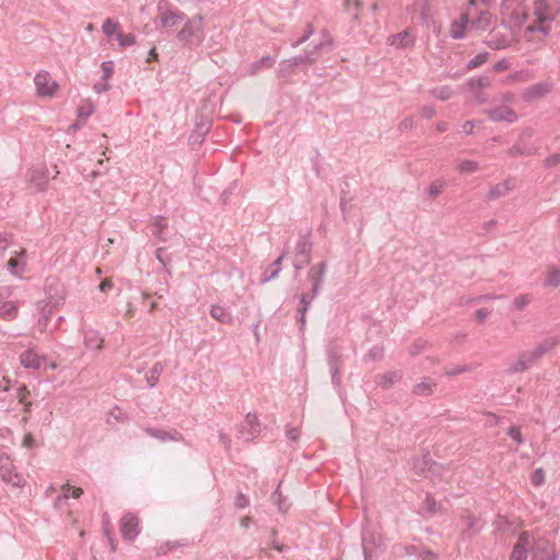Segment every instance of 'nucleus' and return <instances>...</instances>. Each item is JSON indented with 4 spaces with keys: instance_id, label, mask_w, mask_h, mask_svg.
I'll return each instance as SVG.
<instances>
[{
    "instance_id": "nucleus-60",
    "label": "nucleus",
    "mask_w": 560,
    "mask_h": 560,
    "mask_svg": "<svg viewBox=\"0 0 560 560\" xmlns=\"http://www.w3.org/2000/svg\"><path fill=\"white\" fill-rule=\"evenodd\" d=\"M331 374V383L337 388L341 384V375H340V366L339 368H329Z\"/></svg>"
},
{
    "instance_id": "nucleus-1",
    "label": "nucleus",
    "mask_w": 560,
    "mask_h": 560,
    "mask_svg": "<svg viewBox=\"0 0 560 560\" xmlns=\"http://www.w3.org/2000/svg\"><path fill=\"white\" fill-rule=\"evenodd\" d=\"M535 21L526 26V33L539 32L544 36L551 33V23L560 14V0H535L533 4Z\"/></svg>"
},
{
    "instance_id": "nucleus-57",
    "label": "nucleus",
    "mask_w": 560,
    "mask_h": 560,
    "mask_svg": "<svg viewBox=\"0 0 560 560\" xmlns=\"http://www.w3.org/2000/svg\"><path fill=\"white\" fill-rule=\"evenodd\" d=\"M313 32L314 31H313L312 24H308L306 32L303 33V36L300 39H298L296 42L292 43V47L293 48H298L300 45L304 44L312 36Z\"/></svg>"
},
{
    "instance_id": "nucleus-49",
    "label": "nucleus",
    "mask_w": 560,
    "mask_h": 560,
    "mask_svg": "<svg viewBox=\"0 0 560 560\" xmlns=\"http://www.w3.org/2000/svg\"><path fill=\"white\" fill-rule=\"evenodd\" d=\"M488 59V52H480L471 58L467 65L468 69H475L483 65Z\"/></svg>"
},
{
    "instance_id": "nucleus-41",
    "label": "nucleus",
    "mask_w": 560,
    "mask_h": 560,
    "mask_svg": "<svg viewBox=\"0 0 560 560\" xmlns=\"http://www.w3.org/2000/svg\"><path fill=\"white\" fill-rule=\"evenodd\" d=\"M460 173L472 174L479 171V163L472 160H465L457 165Z\"/></svg>"
},
{
    "instance_id": "nucleus-62",
    "label": "nucleus",
    "mask_w": 560,
    "mask_h": 560,
    "mask_svg": "<svg viewBox=\"0 0 560 560\" xmlns=\"http://www.w3.org/2000/svg\"><path fill=\"white\" fill-rule=\"evenodd\" d=\"M560 163V153L552 154L545 159L544 165L547 168H551Z\"/></svg>"
},
{
    "instance_id": "nucleus-38",
    "label": "nucleus",
    "mask_w": 560,
    "mask_h": 560,
    "mask_svg": "<svg viewBox=\"0 0 560 560\" xmlns=\"http://www.w3.org/2000/svg\"><path fill=\"white\" fill-rule=\"evenodd\" d=\"M429 93L438 98V100H441V101H447L452 97L453 95V91L450 86L447 85H444V86H440V88H434V89H431L429 91Z\"/></svg>"
},
{
    "instance_id": "nucleus-50",
    "label": "nucleus",
    "mask_w": 560,
    "mask_h": 560,
    "mask_svg": "<svg viewBox=\"0 0 560 560\" xmlns=\"http://www.w3.org/2000/svg\"><path fill=\"white\" fill-rule=\"evenodd\" d=\"M101 69L103 71V81H108L109 78L114 73V62L112 60H106L101 63Z\"/></svg>"
},
{
    "instance_id": "nucleus-5",
    "label": "nucleus",
    "mask_w": 560,
    "mask_h": 560,
    "mask_svg": "<svg viewBox=\"0 0 560 560\" xmlns=\"http://www.w3.org/2000/svg\"><path fill=\"white\" fill-rule=\"evenodd\" d=\"M20 362L25 369L36 371H47L48 369H56L55 363H50L46 355L39 354L34 349H28L20 354Z\"/></svg>"
},
{
    "instance_id": "nucleus-64",
    "label": "nucleus",
    "mask_w": 560,
    "mask_h": 560,
    "mask_svg": "<svg viewBox=\"0 0 560 560\" xmlns=\"http://www.w3.org/2000/svg\"><path fill=\"white\" fill-rule=\"evenodd\" d=\"M435 114H436V112H435L434 107H432V106H423L420 109V116L423 119H430L433 116H435Z\"/></svg>"
},
{
    "instance_id": "nucleus-27",
    "label": "nucleus",
    "mask_w": 560,
    "mask_h": 560,
    "mask_svg": "<svg viewBox=\"0 0 560 560\" xmlns=\"http://www.w3.org/2000/svg\"><path fill=\"white\" fill-rule=\"evenodd\" d=\"M284 254L280 255L271 265H269L261 276L262 282H268L278 277L281 271V262Z\"/></svg>"
},
{
    "instance_id": "nucleus-44",
    "label": "nucleus",
    "mask_w": 560,
    "mask_h": 560,
    "mask_svg": "<svg viewBox=\"0 0 560 560\" xmlns=\"http://www.w3.org/2000/svg\"><path fill=\"white\" fill-rule=\"evenodd\" d=\"M533 78V74L529 70H521L516 71L514 73H511L508 75V81H520V82H526L529 81Z\"/></svg>"
},
{
    "instance_id": "nucleus-51",
    "label": "nucleus",
    "mask_w": 560,
    "mask_h": 560,
    "mask_svg": "<svg viewBox=\"0 0 560 560\" xmlns=\"http://www.w3.org/2000/svg\"><path fill=\"white\" fill-rule=\"evenodd\" d=\"M155 258L162 264L163 267H166L172 261V258L166 253V248L165 247H159L155 250Z\"/></svg>"
},
{
    "instance_id": "nucleus-30",
    "label": "nucleus",
    "mask_w": 560,
    "mask_h": 560,
    "mask_svg": "<svg viewBox=\"0 0 560 560\" xmlns=\"http://www.w3.org/2000/svg\"><path fill=\"white\" fill-rule=\"evenodd\" d=\"M164 366L161 362H155L150 371L145 374L148 386L153 388L156 386L160 375L163 372Z\"/></svg>"
},
{
    "instance_id": "nucleus-22",
    "label": "nucleus",
    "mask_w": 560,
    "mask_h": 560,
    "mask_svg": "<svg viewBox=\"0 0 560 560\" xmlns=\"http://www.w3.org/2000/svg\"><path fill=\"white\" fill-rule=\"evenodd\" d=\"M438 384L430 377L423 378L420 383L413 385L411 393L415 396H431L434 394Z\"/></svg>"
},
{
    "instance_id": "nucleus-59",
    "label": "nucleus",
    "mask_w": 560,
    "mask_h": 560,
    "mask_svg": "<svg viewBox=\"0 0 560 560\" xmlns=\"http://www.w3.org/2000/svg\"><path fill=\"white\" fill-rule=\"evenodd\" d=\"M294 67L291 62H289V59L282 60L279 65V72L282 77L291 73Z\"/></svg>"
},
{
    "instance_id": "nucleus-19",
    "label": "nucleus",
    "mask_w": 560,
    "mask_h": 560,
    "mask_svg": "<svg viewBox=\"0 0 560 560\" xmlns=\"http://www.w3.org/2000/svg\"><path fill=\"white\" fill-rule=\"evenodd\" d=\"M159 11L161 12V23L164 27L170 28L184 21L185 13L177 10H162V2L159 3Z\"/></svg>"
},
{
    "instance_id": "nucleus-12",
    "label": "nucleus",
    "mask_w": 560,
    "mask_h": 560,
    "mask_svg": "<svg viewBox=\"0 0 560 560\" xmlns=\"http://www.w3.org/2000/svg\"><path fill=\"white\" fill-rule=\"evenodd\" d=\"M143 431L149 436L156 439L161 442H167V441L184 442V440H185L184 435L175 429L167 431V430H163V429H159V428H154V427H147L143 429Z\"/></svg>"
},
{
    "instance_id": "nucleus-34",
    "label": "nucleus",
    "mask_w": 560,
    "mask_h": 560,
    "mask_svg": "<svg viewBox=\"0 0 560 560\" xmlns=\"http://www.w3.org/2000/svg\"><path fill=\"white\" fill-rule=\"evenodd\" d=\"M533 364L528 361L527 358H524V353L522 352L515 363L509 366L508 372L510 374L523 372L529 369Z\"/></svg>"
},
{
    "instance_id": "nucleus-14",
    "label": "nucleus",
    "mask_w": 560,
    "mask_h": 560,
    "mask_svg": "<svg viewBox=\"0 0 560 560\" xmlns=\"http://www.w3.org/2000/svg\"><path fill=\"white\" fill-rule=\"evenodd\" d=\"M532 539L527 532L520 535L511 553V560H527L529 548L532 549Z\"/></svg>"
},
{
    "instance_id": "nucleus-46",
    "label": "nucleus",
    "mask_w": 560,
    "mask_h": 560,
    "mask_svg": "<svg viewBox=\"0 0 560 560\" xmlns=\"http://www.w3.org/2000/svg\"><path fill=\"white\" fill-rule=\"evenodd\" d=\"M322 47H323V43H319V44L315 45L313 49L306 50L303 54V58L306 60V65H313L316 62V56L319 52V50L322 49Z\"/></svg>"
},
{
    "instance_id": "nucleus-15",
    "label": "nucleus",
    "mask_w": 560,
    "mask_h": 560,
    "mask_svg": "<svg viewBox=\"0 0 560 560\" xmlns=\"http://www.w3.org/2000/svg\"><path fill=\"white\" fill-rule=\"evenodd\" d=\"M388 43L399 49L412 48L416 43V36L409 28L389 36Z\"/></svg>"
},
{
    "instance_id": "nucleus-11",
    "label": "nucleus",
    "mask_w": 560,
    "mask_h": 560,
    "mask_svg": "<svg viewBox=\"0 0 560 560\" xmlns=\"http://www.w3.org/2000/svg\"><path fill=\"white\" fill-rule=\"evenodd\" d=\"M120 532L125 539L133 540L140 534L138 517L132 513H126L120 520Z\"/></svg>"
},
{
    "instance_id": "nucleus-42",
    "label": "nucleus",
    "mask_w": 560,
    "mask_h": 560,
    "mask_svg": "<svg viewBox=\"0 0 560 560\" xmlns=\"http://www.w3.org/2000/svg\"><path fill=\"white\" fill-rule=\"evenodd\" d=\"M384 357V348L381 346L372 347L369 352L365 354V361H380Z\"/></svg>"
},
{
    "instance_id": "nucleus-29",
    "label": "nucleus",
    "mask_w": 560,
    "mask_h": 560,
    "mask_svg": "<svg viewBox=\"0 0 560 560\" xmlns=\"http://www.w3.org/2000/svg\"><path fill=\"white\" fill-rule=\"evenodd\" d=\"M210 315L222 324H229L232 322L231 313L221 305H212L210 308Z\"/></svg>"
},
{
    "instance_id": "nucleus-9",
    "label": "nucleus",
    "mask_w": 560,
    "mask_h": 560,
    "mask_svg": "<svg viewBox=\"0 0 560 560\" xmlns=\"http://www.w3.org/2000/svg\"><path fill=\"white\" fill-rule=\"evenodd\" d=\"M34 82L37 93L40 96L51 97L56 94L59 88L58 83L52 80L50 74L46 71L38 72L34 78Z\"/></svg>"
},
{
    "instance_id": "nucleus-21",
    "label": "nucleus",
    "mask_w": 560,
    "mask_h": 560,
    "mask_svg": "<svg viewBox=\"0 0 560 560\" xmlns=\"http://www.w3.org/2000/svg\"><path fill=\"white\" fill-rule=\"evenodd\" d=\"M514 187L515 180L513 178L505 179L502 183H499L495 186L491 187V189L487 194V198L492 200L504 197Z\"/></svg>"
},
{
    "instance_id": "nucleus-47",
    "label": "nucleus",
    "mask_w": 560,
    "mask_h": 560,
    "mask_svg": "<svg viewBox=\"0 0 560 560\" xmlns=\"http://www.w3.org/2000/svg\"><path fill=\"white\" fill-rule=\"evenodd\" d=\"M532 299L530 294H521L514 299L513 307L521 311L532 302Z\"/></svg>"
},
{
    "instance_id": "nucleus-40",
    "label": "nucleus",
    "mask_w": 560,
    "mask_h": 560,
    "mask_svg": "<svg viewBox=\"0 0 560 560\" xmlns=\"http://www.w3.org/2000/svg\"><path fill=\"white\" fill-rule=\"evenodd\" d=\"M10 383H11L10 380L7 377H3L0 381V401L1 402L7 401L12 396L11 392L13 388L11 387Z\"/></svg>"
},
{
    "instance_id": "nucleus-52",
    "label": "nucleus",
    "mask_w": 560,
    "mask_h": 560,
    "mask_svg": "<svg viewBox=\"0 0 560 560\" xmlns=\"http://www.w3.org/2000/svg\"><path fill=\"white\" fill-rule=\"evenodd\" d=\"M530 481L533 485L535 486H541L545 481V471L542 468H536L532 476H530Z\"/></svg>"
},
{
    "instance_id": "nucleus-4",
    "label": "nucleus",
    "mask_w": 560,
    "mask_h": 560,
    "mask_svg": "<svg viewBox=\"0 0 560 560\" xmlns=\"http://www.w3.org/2000/svg\"><path fill=\"white\" fill-rule=\"evenodd\" d=\"M311 231L301 235L294 247L293 267L296 271L301 270L311 261L312 242L310 240Z\"/></svg>"
},
{
    "instance_id": "nucleus-54",
    "label": "nucleus",
    "mask_w": 560,
    "mask_h": 560,
    "mask_svg": "<svg viewBox=\"0 0 560 560\" xmlns=\"http://www.w3.org/2000/svg\"><path fill=\"white\" fill-rule=\"evenodd\" d=\"M508 435L513 439L518 445L523 444L524 443V440H523V436H522V433H521V430L516 425H512L509 431H508Z\"/></svg>"
},
{
    "instance_id": "nucleus-3",
    "label": "nucleus",
    "mask_w": 560,
    "mask_h": 560,
    "mask_svg": "<svg viewBox=\"0 0 560 560\" xmlns=\"http://www.w3.org/2000/svg\"><path fill=\"white\" fill-rule=\"evenodd\" d=\"M19 301L13 299V288L0 287V318L7 322L14 320L19 315Z\"/></svg>"
},
{
    "instance_id": "nucleus-20",
    "label": "nucleus",
    "mask_w": 560,
    "mask_h": 560,
    "mask_svg": "<svg viewBox=\"0 0 560 560\" xmlns=\"http://www.w3.org/2000/svg\"><path fill=\"white\" fill-rule=\"evenodd\" d=\"M83 341L88 350L100 351L103 348L104 339L95 329H86L83 331Z\"/></svg>"
},
{
    "instance_id": "nucleus-53",
    "label": "nucleus",
    "mask_w": 560,
    "mask_h": 560,
    "mask_svg": "<svg viewBox=\"0 0 560 560\" xmlns=\"http://www.w3.org/2000/svg\"><path fill=\"white\" fill-rule=\"evenodd\" d=\"M271 499H272L273 503L278 506L279 511H281V512H285L287 511L288 508L284 505V503L282 501V494H281V492L279 490V487L271 494Z\"/></svg>"
},
{
    "instance_id": "nucleus-26",
    "label": "nucleus",
    "mask_w": 560,
    "mask_h": 560,
    "mask_svg": "<svg viewBox=\"0 0 560 560\" xmlns=\"http://www.w3.org/2000/svg\"><path fill=\"white\" fill-rule=\"evenodd\" d=\"M430 463H431V457L429 454H424L421 457L413 458L412 470L415 471L416 475L427 478V476L429 474Z\"/></svg>"
},
{
    "instance_id": "nucleus-28",
    "label": "nucleus",
    "mask_w": 560,
    "mask_h": 560,
    "mask_svg": "<svg viewBox=\"0 0 560 560\" xmlns=\"http://www.w3.org/2000/svg\"><path fill=\"white\" fill-rule=\"evenodd\" d=\"M8 268L12 275L21 276L25 269L24 250L9 259Z\"/></svg>"
},
{
    "instance_id": "nucleus-32",
    "label": "nucleus",
    "mask_w": 560,
    "mask_h": 560,
    "mask_svg": "<svg viewBox=\"0 0 560 560\" xmlns=\"http://www.w3.org/2000/svg\"><path fill=\"white\" fill-rule=\"evenodd\" d=\"M329 368H339L341 363V351L335 342L330 343L327 350Z\"/></svg>"
},
{
    "instance_id": "nucleus-16",
    "label": "nucleus",
    "mask_w": 560,
    "mask_h": 560,
    "mask_svg": "<svg viewBox=\"0 0 560 560\" xmlns=\"http://www.w3.org/2000/svg\"><path fill=\"white\" fill-rule=\"evenodd\" d=\"M488 117L492 121H505L509 124H513L517 120V114L508 106H499L495 108L488 109Z\"/></svg>"
},
{
    "instance_id": "nucleus-2",
    "label": "nucleus",
    "mask_w": 560,
    "mask_h": 560,
    "mask_svg": "<svg viewBox=\"0 0 560 560\" xmlns=\"http://www.w3.org/2000/svg\"><path fill=\"white\" fill-rule=\"evenodd\" d=\"M178 40L184 47H198L205 39L203 19L195 15L188 19L177 34Z\"/></svg>"
},
{
    "instance_id": "nucleus-13",
    "label": "nucleus",
    "mask_w": 560,
    "mask_h": 560,
    "mask_svg": "<svg viewBox=\"0 0 560 560\" xmlns=\"http://www.w3.org/2000/svg\"><path fill=\"white\" fill-rule=\"evenodd\" d=\"M558 343L557 338L549 337L545 339L541 343L536 346L533 350L524 351V358H527L528 361L534 364L538 359H540L544 354L552 350Z\"/></svg>"
},
{
    "instance_id": "nucleus-45",
    "label": "nucleus",
    "mask_w": 560,
    "mask_h": 560,
    "mask_svg": "<svg viewBox=\"0 0 560 560\" xmlns=\"http://www.w3.org/2000/svg\"><path fill=\"white\" fill-rule=\"evenodd\" d=\"M423 508L430 513L435 514L439 512V505L435 501L434 497L431 493H427L424 501H423Z\"/></svg>"
},
{
    "instance_id": "nucleus-31",
    "label": "nucleus",
    "mask_w": 560,
    "mask_h": 560,
    "mask_svg": "<svg viewBox=\"0 0 560 560\" xmlns=\"http://www.w3.org/2000/svg\"><path fill=\"white\" fill-rule=\"evenodd\" d=\"M491 24V14L489 11H481L477 19L470 21V28L487 30Z\"/></svg>"
},
{
    "instance_id": "nucleus-7",
    "label": "nucleus",
    "mask_w": 560,
    "mask_h": 560,
    "mask_svg": "<svg viewBox=\"0 0 560 560\" xmlns=\"http://www.w3.org/2000/svg\"><path fill=\"white\" fill-rule=\"evenodd\" d=\"M259 432L260 423L258 421L257 415L248 412L244 421L240 424L238 438L243 439L245 442H249L257 438Z\"/></svg>"
},
{
    "instance_id": "nucleus-18",
    "label": "nucleus",
    "mask_w": 560,
    "mask_h": 560,
    "mask_svg": "<svg viewBox=\"0 0 560 560\" xmlns=\"http://www.w3.org/2000/svg\"><path fill=\"white\" fill-rule=\"evenodd\" d=\"M552 84L549 82H539L537 84L528 86L524 93L523 98L527 102H532L544 97L551 91Z\"/></svg>"
},
{
    "instance_id": "nucleus-25",
    "label": "nucleus",
    "mask_w": 560,
    "mask_h": 560,
    "mask_svg": "<svg viewBox=\"0 0 560 560\" xmlns=\"http://www.w3.org/2000/svg\"><path fill=\"white\" fill-rule=\"evenodd\" d=\"M152 234L162 242L167 240V219L164 215H156L152 223Z\"/></svg>"
},
{
    "instance_id": "nucleus-61",
    "label": "nucleus",
    "mask_w": 560,
    "mask_h": 560,
    "mask_svg": "<svg viewBox=\"0 0 560 560\" xmlns=\"http://www.w3.org/2000/svg\"><path fill=\"white\" fill-rule=\"evenodd\" d=\"M398 548L399 549L402 548L407 556H413V557H417V558H418V556H419V553L421 551V548L419 546H416V545L399 546Z\"/></svg>"
},
{
    "instance_id": "nucleus-17",
    "label": "nucleus",
    "mask_w": 560,
    "mask_h": 560,
    "mask_svg": "<svg viewBox=\"0 0 560 560\" xmlns=\"http://www.w3.org/2000/svg\"><path fill=\"white\" fill-rule=\"evenodd\" d=\"M485 44L491 49H505L511 46L512 38L501 31H491Z\"/></svg>"
},
{
    "instance_id": "nucleus-43",
    "label": "nucleus",
    "mask_w": 560,
    "mask_h": 560,
    "mask_svg": "<svg viewBox=\"0 0 560 560\" xmlns=\"http://www.w3.org/2000/svg\"><path fill=\"white\" fill-rule=\"evenodd\" d=\"M118 27H119L118 23L112 19H106L102 25V30H103L104 34L108 37L116 35V33H118L117 32Z\"/></svg>"
},
{
    "instance_id": "nucleus-58",
    "label": "nucleus",
    "mask_w": 560,
    "mask_h": 560,
    "mask_svg": "<svg viewBox=\"0 0 560 560\" xmlns=\"http://www.w3.org/2000/svg\"><path fill=\"white\" fill-rule=\"evenodd\" d=\"M508 153L511 156L529 155L530 154V152L528 150H526L525 148H523L518 144H514L513 147H511L509 149Z\"/></svg>"
},
{
    "instance_id": "nucleus-56",
    "label": "nucleus",
    "mask_w": 560,
    "mask_h": 560,
    "mask_svg": "<svg viewBox=\"0 0 560 560\" xmlns=\"http://www.w3.org/2000/svg\"><path fill=\"white\" fill-rule=\"evenodd\" d=\"M44 302H38L37 303V308H39L42 311V317L39 318V324H42V319L45 322V324L47 323L50 314H51V307L45 303L44 305H42Z\"/></svg>"
},
{
    "instance_id": "nucleus-55",
    "label": "nucleus",
    "mask_w": 560,
    "mask_h": 560,
    "mask_svg": "<svg viewBox=\"0 0 560 560\" xmlns=\"http://www.w3.org/2000/svg\"><path fill=\"white\" fill-rule=\"evenodd\" d=\"M512 18H514L516 26L521 27L527 21L528 15L524 10H515Z\"/></svg>"
},
{
    "instance_id": "nucleus-23",
    "label": "nucleus",
    "mask_w": 560,
    "mask_h": 560,
    "mask_svg": "<svg viewBox=\"0 0 560 560\" xmlns=\"http://www.w3.org/2000/svg\"><path fill=\"white\" fill-rule=\"evenodd\" d=\"M470 28V20L467 13L462 14L458 21H454L451 25V36L454 39H460L465 36V30Z\"/></svg>"
},
{
    "instance_id": "nucleus-48",
    "label": "nucleus",
    "mask_w": 560,
    "mask_h": 560,
    "mask_svg": "<svg viewBox=\"0 0 560 560\" xmlns=\"http://www.w3.org/2000/svg\"><path fill=\"white\" fill-rule=\"evenodd\" d=\"M116 38L121 47L131 46L136 43V37L133 34H122L120 32L116 33Z\"/></svg>"
},
{
    "instance_id": "nucleus-33",
    "label": "nucleus",
    "mask_w": 560,
    "mask_h": 560,
    "mask_svg": "<svg viewBox=\"0 0 560 560\" xmlns=\"http://www.w3.org/2000/svg\"><path fill=\"white\" fill-rule=\"evenodd\" d=\"M429 474L427 476V478L431 479L432 481H435V480H443L444 479V474H445V467L436 462H434L432 458H431V463L429 465Z\"/></svg>"
},
{
    "instance_id": "nucleus-10",
    "label": "nucleus",
    "mask_w": 560,
    "mask_h": 560,
    "mask_svg": "<svg viewBox=\"0 0 560 560\" xmlns=\"http://www.w3.org/2000/svg\"><path fill=\"white\" fill-rule=\"evenodd\" d=\"M326 270L327 265L325 261H320L319 264L310 268L307 272V279L312 282L311 300H314L319 295Z\"/></svg>"
},
{
    "instance_id": "nucleus-37",
    "label": "nucleus",
    "mask_w": 560,
    "mask_h": 560,
    "mask_svg": "<svg viewBox=\"0 0 560 560\" xmlns=\"http://www.w3.org/2000/svg\"><path fill=\"white\" fill-rule=\"evenodd\" d=\"M560 284V268L550 267L547 271L545 285L558 287Z\"/></svg>"
},
{
    "instance_id": "nucleus-63",
    "label": "nucleus",
    "mask_w": 560,
    "mask_h": 560,
    "mask_svg": "<svg viewBox=\"0 0 560 560\" xmlns=\"http://www.w3.org/2000/svg\"><path fill=\"white\" fill-rule=\"evenodd\" d=\"M16 394H18V397H19V402L20 404H23V405H26V396L30 394L28 390L26 389V386L25 385H19L16 388Z\"/></svg>"
},
{
    "instance_id": "nucleus-39",
    "label": "nucleus",
    "mask_w": 560,
    "mask_h": 560,
    "mask_svg": "<svg viewBox=\"0 0 560 560\" xmlns=\"http://www.w3.org/2000/svg\"><path fill=\"white\" fill-rule=\"evenodd\" d=\"M273 59L270 56H262L260 59L252 63L250 73H257L261 68H271Z\"/></svg>"
},
{
    "instance_id": "nucleus-24",
    "label": "nucleus",
    "mask_w": 560,
    "mask_h": 560,
    "mask_svg": "<svg viewBox=\"0 0 560 560\" xmlns=\"http://www.w3.org/2000/svg\"><path fill=\"white\" fill-rule=\"evenodd\" d=\"M402 378L401 371H388L376 377V384L383 389L390 388L395 383Z\"/></svg>"
},
{
    "instance_id": "nucleus-8",
    "label": "nucleus",
    "mask_w": 560,
    "mask_h": 560,
    "mask_svg": "<svg viewBox=\"0 0 560 560\" xmlns=\"http://www.w3.org/2000/svg\"><path fill=\"white\" fill-rule=\"evenodd\" d=\"M532 560H558V555L549 540L539 538L532 545Z\"/></svg>"
},
{
    "instance_id": "nucleus-36",
    "label": "nucleus",
    "mask_w": 560,
    "mask_h": 560,
    "mask_svg": "<svg viewBox=\"0 0 560 560\" xmlns=\"http://www.w3.org/2000/svg\"><path fill=\"white\" fill-rule=\"evenodd\" d=\"M446 183L443 178L433 180L427 189V196L431 199L436 198L444 189Z\"/></svg>"
},
{
    "instance_id": "nucleus-35",
    "label": "nucleus",
    "mask_w": 560,
    "mask_h": 560,
    "mask_svg": "<svg viewBox=\"0 0 560 560\" xmlns=\"http://www.w3.org/2000/svg\"><path fill=\"white\" fill-rule=\"evenodd\" d=\"M70 491H72L71 495L74 499L80 498L81 494L83 493V490L81 488H73L72 489L70 485L66 483L61 488V494L57 498V503H61L62 501H66L69 498V495H70Z\"/></svg>"
},
{
    "instance_id": "nucleus-6",
    "label": "nucleus",
    "mask_w": 560,
    "mask_h": 560,
    "mask_svg": "<svg viewBox=\"0 0 560 560\" xmlns=\"http://www.w3.org/2000/svg\"><path fill=\"white\" fill-rule=\"evenodd\" d=\"M0 477L5 483L16 488H21L25 483L23 476L16 472L11 458L7 455L0 456Z\"/></svg>"
}]
</instances>
